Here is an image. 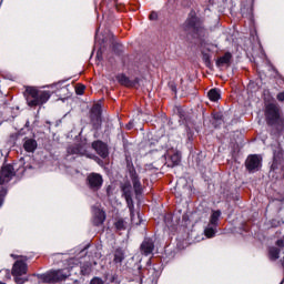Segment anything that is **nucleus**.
Returning <instances> with one entry per match:
<instances>
[{
    "label": "nucleus",
    "instance_id": "f257e3e1",
    "mask_svg": "<svg viewBox=\"0 0 284 284\" xmlns=\"http://www.w3.org/2000/svg\"><path fill=\"white\" fill-rule=\"evenodd\" d=\"M183 30L186 37H191V39H196L197 41H203L205 34H207L205 22L196 14L194 9L187 14L186 20L183 23Z\"/></svg>",
    "mask_w": 284,
    "mask_h": 284
},
{
    "label": "nucleus",
    "instance_id": "f03ea898",
    "mask_svg": "<svg viewBox=\"0 0 284 284\" xmlns=\"http://www.w3.org/2000/svg\"><path fill=\"white\" fill-rule=\"evenodd\" d=\"M24 97L29 108H39L41 105H45V103L50 101L52 92L39 90L36 87H27L24 91Z\"/></svg>",
    "mask_w": 284,
    "mask_h": 284
},
{
    "label": "nucleus",
    "instance_id": "7ed1b4c3",
    "mask_svg": "<svg viewBox=\"0 0 284 284\" xmlns=\"http://www.w3.org/2000/svg\"><path fill=\"white\" fill-rule=\"evenodd\" d=\"M264 116L268 128H276V130H283L284 118L281 114V108L276 103H268L265 106Z\"/></svg>",
    "mask_w": 284,
    "mask_h": 284
},
{
    "label": "nucleus",
    "instance_id": "20e7f679",
    "mask_svg": "<svg viewBox=\"0 0 284 284\" xmlns=\"http://www.w3.org/2000/svg\"><path fill=\"white\" fill-rule=\"evenodd\" d=\"M89 121L92 130L99 132L103 125V108L101 103H95L89 111Z\"/></svg>",
    "mask_w": 284,
    "mask_h": 284
},
{
    "label": "nucleus",
    "instance_id": "39448f33",
    "mask_svg": "<svg viewBox=\"0 0 284 284\" xmlns=\"http://www.w3.org/2000/svg\"><path fill=\"white\" fill-rule=\"evenodd\" d=\"M126 170L129 172L134 193L136 196H141V194H143V184H141V178L139 176V173H136V168H134L133 163L128 162Z\"/></svg>",
    "mask_w": 284,
    "mask_h": 284
},
{
    "label": "nucleus",
    "instance_id": "423d86ee",
    "mask_svg": "<svg viewBox=\"0 0 284 284\" xmlns=\"http://www.w3.org/2000/svg\"><path fill=\"white\" fill-rule=\"evenodd\" d=\"M244 165L248 174L260 172L261 168H263V156L258 154H250L246 158Z\"/></svg>",
    "mask_w": 284,
    "mask_h": 284
},
{
    "label": "nucleus",
    "instance_id": "0eeeda50",
    "mask_svg": "<svg viewBox=\"0 0 284 284\" xmlns=\"http://www.w3.org/2000/svg\"><path fill=\"white\" fill-rule=\"evenodd\" d=\"M85 185L91 192H99L103 187V175L92 172L87 175Z\"/></svg>",
    "mask_w": 284,
    "mask_h": 284
},
{
    "label": "nucleus",
    "instance_id": "6e6552de",
    "mask_svg": "<svg viewBox=\"0 0 284 284\" xmlns=\"http://www.w3.org/2000/svg\"><path fill=\"white\" fill-rule=\"evenodd\" d=\"M40 278L43 283H61L68 278V275L63 273V270H58L41 274Z\"/></svg>",
    "mask_w": 284,
    "mask_h": 284
},
{
    "label": "nucleus",
    "instance_id": "1a4fd4ad",
    "mask_svg": "<svg viewBox=\"0 0 284 284\" xmlns=\"http://www.w3.org/2000/svg\"><path fill=\"white\" fill-rule=\"evenodd\" d=\"M154 239L152 237H144L142 243L140 244V254L142 256H152L154 255L155 250Z\"/></svg>",
    "mask_w": 284,
    "mask_h": 284
},
{
    "label": "nucleus",
    "instance_id": "9d476101",
    "mask_svg": "<svg viewBox=\"0 0 284 284\" xmlns=\"http://www.w3.org/2000/svg\"><path fill=\"white\" fill-rule=\"evenodd\" d=\"M14 166L12 164H6L0 170V185L3 183H10L12 178L16 176Z\"/></svg>",
    "mask_w": 284,
    "mask_h": 284
},
{
    "label": "nucleus",
    "instance_id": "9b49d317",
    "mask_svg": "<svg viewBox=\"0 0 284 284\" xmlns=\"http://www.w3.org/2000/svg\"><path fill=\"white\" fill-rule=\"evenodd\" d=\"M91 148L101 156V159H108L110 156L108 144L101 140L93 141Z\"/></svg>",
    "mask_w": 284,
    "mask_h": 284
},
{
    "label": "nucleus",
    "instance_id": "f8f14e48",
    "mask_svg": "<svg viewBox=\"0 0 284 284\" xmlns=\"http://www.w3.org/2000/svg\"><path fill=\"white\" fill-rule=\"evenodd\" d=\"M277 246H271L268 248V258L271 261H278L281 257V250H284V235L275 242Z\"/></svg>",
    "mask_w": 284,
    "mask_h": 284
},
{
    "label": "nucleus",
    "instance_id": "ddd939ff",
    "mask_svg": "<svg viewBox=\"0 0 284 284\" xmlns=\"http://www.w3.org/2000/svg\"><path fill=\"white\" fill-rule=\"evenodd\" d=\"M115 79L118 83H120V85H123L124 88H136V85H139V83L141 82L140 78H134V80H130V78H128L125 73L118 74Z\"/></svg>",
    "mask_w": 284,
    "mask_h": 284
},
{
    "label": "nucleus",
    "instance_id": "4468645a",
    "mask_svg": "<svg viewBox=\"0 0 284 284\" xmlns=\"http://www.w3.org/2000/svg\"><path fill=\"white\" fill-rule=\"evenodd\" d=\"M11 274L12 276H23V274H28V263L23 260L16 261Z\"/></svg>",
    "mask_w": 284,
    "mask_h": 284
},
{
    "label": "nucleus",
    "instance_id": "2eb2a0df",
    "mask_svg": "<svg viewBox=\"0 0 284 284\" xmlns=\"http://www.w3.org/2000/svg\"><path fill=\"white\" fill-rule=\"evenodd\" d=\"M284 161V150L283 148H277L273 151V163L271 165L272 170H278V165Z\"/></svg>",
    "mask_w": 284,
    "mask_h": 284
},
{
    "label": "nucleus",
    "instance_id": "dca6fc26",
    "mask_svg": "<svg viewBox=\"0 0 284 284\" xmlns=\"http://www.w3.org/2000/svg\"><path fill=\"white\" fill-rule=\"evenodd\" d=\"M212 116V125L213 128L219 129L223 125V123H225V116L223 115V112L221 111H213L211 113Z\"/></svg>",
    "mask_w": 284,
    "mask_h": 284
},
{
    "label": "nucleus",
    "instance_id": "f3484780",
    "mask_svg": "<svg viewBox=\"0 0 284 284\" xmlns=\"http://www.w3.org/2000/svg\"><path fill=\"white\" fill-rule=\"evenodd\" d=\"M125 261V250L123 247H118L113 252V263L114 265H123Z\"/></svg>",
    "mask_w": 284,
    "mask_h": 284
},
{
    "label": "nucleus",
    "instance_id": "a211bd4d",
    "mask_svg": "<svg viewBox=\"0 0 284 284\" xmlns=\"http://www.w3.org/2000/svg\"><path fill=\"white\" fill-rule=\"evenodd\" d=\"M215 63L217 68H223V65H230L232 63V53L225 52L224 55L220 57Z\"/></svg>",
    "mask_w": 284,
    "mask_h": 284
},
{
    "label": "nucleus",
    "instance_id": "6ab92c4d",
    "mask_svg": "<svg viewBox=\"0 0 284 284\" xmlns=\"http://www.w3.org/2000/svg\"><path fill=\"white\" fill-rule=\"evenodd\" d=\"M39 148V143L34 139H27L23 143V149L26 152H34Z\"/></svg>",
    "mask_w": 284,
    "mask_h": 284
},
{
    "label": "nucleus",
    "instance_id": "aec40b11",
    "mask_svg": "<svg viewBox=\"0 0 284 284\" xmlns=\"http://www.w3.org/2000/svg\"><path fill=\"white\" fill-rule=\"evenodd\" d=\"M81 150H83L81 144H71L67 148V156H79V154H81Z\"/></svg>",
    "mask_w": 284,
    "mask_h": 284
},
{
    "label": "nucleus",
    "instance_id": "412c9836",
    "mask_svg": "<svg viewBox=\"0 0 284 284\" xmlns=\"http://www.w3.org/2000/svg\"><path fill=\"white\" fill-rule=\"evenodd\" d=\"M105 223V211H98L93 217V225L100 227Z\"/></svg>",
    "mask_w": 284,
    "mask_h": 284
},
{
    "label": "nucleus",
    "instance_id": "4be33fe9",
    "mask_svg": "<svg viewBox=\"0 0 284 284\" xmlns=\"http://www.w3.org/2000/svg\"><path fill=\"white\" fill-rule=\"evenodd\" d=\"M111 48L116 57H121V54H123V44L116 42L114 36L111 38Z\"/></svg>",
    "mask_w": 284,
    "mask_h": 284
},
{
    "label": "nucleus",
    "instance_id": "5701e85b",
    "mask_svg": "<svg viewBox=\"0 0 284 284\" xmlns=\"http://www.w3.org/2000/svg\"><path fill=\"white\" fill-rule=\"evenodd\" d=\"M120 190L122 192V196L125 199L128 196H132V184L130 181H126L120 185Z\"/></svg>",
    "mask_w": 284,
    "mask_h": 284
},
{
    "label": "nucleus",
    "instance_id": "b1692460",
    "mask_svg": "<svg viewBox=\"0 0 284 284\" xmlns=\"http://www.w3.org/2000/svg\"><path fill=\"white\" fill-rule=\"evenodd\" d=\"M207 98L210 99V101H212L213 103H216V101H219L221 99V90H219L217 88L211 89L207 92Z\"/></svg>",
    "mask_w": 284,
    "mask_h": 284
},
{
    "label": "nucleus",
    "instance_id": "393cba45",
    "mask_svg": "<svg viewBox=\"0 0 284 284\" xmlns=\"http://www.w3.org/2000/svg\"><path fill=\"white\" fill-rule=\"evenodd\" d=\"M250 8L243 7L241 12L243 17H248L251 19V17H254V0H250Z\"/></svg>",
    "mask_w": 284,
    "mask_h": 284
},
{
    "label": "nucleus",
    "instance_id": "a878e982",
    "mask_svg": "<svg viewBox=\"0 0 284 284\" xmlns=\"http://www.w3.org/2000/svg\"><path fill=\"white\" fill-rule=\"evenodd\" d=\"M219 219H221V210L213 211L210 217V224L216 227L219 225Z\"/></svg>",
    "mask_w": 284,
    "mask_h": 284
},
{
    "label": "nucleus",
    "instance_id": "bb28decb",
    "mask_svg": "<svg viewBox=\"0 0 284 284\" xmlns=\"http://www.w3.org/2000/svg\"><path fill=\"white\" fill-rule=\"evenodd\" d=\"M202 61L207 68H212V55L207 52H202Z\"/></svg>",
    "mask_w": 284,
    "mask_h": 284
},
{
    "label": "nucleus",
    "instance_id": "cd10ccee",
    "mask_svg": "<svg viewBox=\"0 0 284 284\" xmlns=\"http://www.w3.org/2000/svg\"><path fill=\"white\" fill-rule=\"evenodd\" d=\"M113 225L118 232H122L123 230H125V220L119 219L116 222H114Z\"/></svg>",
    "mask_w": 284,
    "mask_h": 284
},
{
    "label": "nucleus",
    "instance_id": "c85d7f7f",
    "mask_svg": "<svg viewBox=\"0 0 284 284\" xmlns=\"http://www.w3.org/2000/svg\"><path fill=\"white\" fill-rule=\"evenodd\" d=\"M124 199L126 201V205L130 211V214H134V200L132 199V195H129Z\"/></svg>",
    "mask_w": 284,
    "mask_h": 284
},
{
    "label": "nucleus",
    "instance_id": "c756f323",
    "mask_svg": "<svg viewBox=\"0 0 284 284\" xmlns=\"http://www.w3.org/2000/svg\"><path fill=\"white\" fill-rule=\"evenodd\" d=\"M204 234L206 239H214V236H216V229L209 226L204 230Z\"/></svg>",
    "mask_w": 284,
    "mask_h": 284
},
{
    "label": "nucleus",
    "instance_id": "7c9ffc66",
    "mask_svg": "<svg viewBox=\"0 0 284 284\" xmlns=\"http://www.w3.org/2000/svg\"><path fill=\"white\" fill-rule=\"evenodd\" d=\"M114 190H115V186L112 183L105 186V194L108 199H112V196H114Z\"/></svg>",
    "mask_w": 284,
    "mask_h": 284
},
{
    "label": "nucleus",
    "instance_id": "2f4dec72",
    "mask_svg": "<svg viewBox=\"0 0 284 284\" xmlns=\"http://www.w3.org/2000/svg\"><path fill=\"white\" fill-rule=\"evenodd\" d=\"M91 272H92V265L83 264L81 266V274H82V276H88V275H90Z\"/></svg>",
    "mask_w": 284,
    "mask_h": 284
},
{
    "label": "nucleus",
    "instance_id": "473e14b6",
    "mask_svg": "<svg viewBox=\"0 0 284 284\" xmlns=\"http://www.w3.org/2000/svg\"><path fill=\"white\" fill-rule=\"evenodd\" d=\"M168 87L171 90V92L174 94V99H176V94H178L176 82L170 81L168 83Z\"/></svg>",
    "mask_w": 284,
    "mask_h": 284
},
{
    "label": "nucleus",
    "instance_id": "72a5a7b5",
    "mask_svg": "<svg viewBox=\"0 0 284 284\" xmlns=\"http://www.w3.org/2000/svg\"><path fill=\"white\" fill-rule=\"evenodd\" d=\"M171 161L173 165H179L181 163V155H179V153H174L171 155Z\"/></svg>",
    "mask_w": 284,
    "mask_h": 284
},
{
    "label": "nucleus",
    "instance_id": "f704fd0d",
    "mask_svg": "<svg viewBox=\"0 0 284 284\" xmlns=\"http://www.w3.org/2000/svg\"><path fill=\"white\" fill-rule=\"evenodd\" d=\"M84 92H85V85H83V84H79L77 88H75V93L78 94V95H82V94H84Z\"/></svg>",
    "mask_w": 284,
    "mask_h": 284
},
{
    "label": "nucleus",
    "instance_id": "c9c22d12",
    "mask_svg": "<svg viewBox=\"0 0 284 284\" xmlns=\"http://www.w3.org/2000/svg\"><path fill=\"white\" fill-rule=\"evenodd\" d=\"M149 20L159 21V13L156 11H151V13L149 14Z\"/></svg>",
    "mask_w": 284,
    "mask_h": 284
},
{
    "label": "nucleus",
    "instance_id": "e433bc0d",
    "mask_svg": "<svg viewBox=\"0 0 284 284\" xmlns=\"http://www.w3.org/2000/svg\"><path fill=\"white\" fill-rule=\"evenodd\" d=\"M186 136L189 141H192L194 139V131H192V129H190L189 126L186 128Z\"/></svg>",
    "mask_w": 284,
    "mask_h": 284
},
{
    "label": "nucleus",
    "instance_id": "4c0bfd02",
    "mask_svg": "<svg viewBox=\"0 0 284 284\" xmlns=\"http://www.w3.org/2000/svg\"><path fill=\"white\" fill-rule=\"evenodd\" d=\"M6 191H0V207H3V203L6 201Z\"/></svg>",
    "mask_w": 284,
    "mask_h": 284
},
{
    "label": "nucleus",
    "instance_id": "58836bf2",
    "mask_svg": "<svg viewBox=\"0 0 284 284\" xmlns=\"http://www.w3.org/2000/svg\"><path fill=\"white\" fill-rule=\"evenodd\" d=\"M14 281L17 284H23L28 281V278H23L21 276H14Z\"/></svg>",
    "mask_w": 284,
    "mask_h": 284
},
{
    "label": "nucleus",
    "instance_id": "ea45409f",
    "mask_svg": "<svg viewBox=\"0 0 284 284\" xmlns=\"http://www.w3.org/2000/svg\"><path fill=\"white\" fill-rule=\"evenodd\" d=\"M90 284H105V283H103V280H101V277H93Z\"/></svg>",
    "mask_w": 284,
    "mask_h": 284
},
{
    "label": "nucleus",
    "instance_id": "a19ab883",
    "mask_svg": "<svg viewBox=\"0 0 284 284\" xmlns=\"http://www.w3.org/2000/svg\"><path fill=\"white\" fill-rule=\"evenodd\" d=\"M178 115L180 116V119L182 121H185V111H183L182 109L178 110Z\"/></svg>",
    "mask_w": 284,
    "mask_h": 284
},
{
    "label": "nucleus",
    "instance_id": "79ce46f5",
    "mask_svg": "<svg viewBox=\"0 0 284 284\" xmlns=\"http://www.w3.org/2000/svg\"><path fill=\"white\" fill-rule=\"evenodd\" d=\"M276 99H277V101H280V103H283V101H284V91L277 93Z\"/></svg>",
    "mask_w": 284,
    "mask_h": 284
},
{
    "label": "nucleus",
    "instance_id": "37998d69",
    "mask_svg": "<svg viewBox=\"0 0 284 284\" xmlns=\"http://www.w3.org/2000/svg\"><path fill=\"white\" fill-rule=\"evenodd\" d=\"M134 128V123L132 121H130L126 125H125V129L126 130H133Z\"/></svg>",
    "mask_w": 284,
    "mask_h": 284
},
{
    "label": "nucleus",
    "instance_id": "c03bdc74",
    "mask_svg": "<svg viewBox=\"0 0 284 284\" xmlns=\"http://www.w3.org/2000/svg\"><path fill=\"white\" fill-rule=\"evenodd\" d=\"M116 278H118L116 274L111 275L110 283H114V281H116Z\"/></svg>",
    "mask_w": 284,
    "mask_h": 284
},
{
    "label": "nucleus",
    "instance_id": "a18cd8bd",
    "mask_svg": "<svg viewBox=\"0 0 284 284\" xmlns=\"http://www.w3.org/2000/svg\"><path fill=\"white\" fill-rule=\"evenodd\" d=\"M282 267L284 268V257H283V261H282Z\"/></svg>",
    "mask_w": 284,
    "mask_h": 284
},
{
    "label": "nucleus",
    "instance_id": "49530a36",
    "mask_svg": "<svg viewBox=\"0 0 284 284\" xmlns=\"http://www.w3.org/2000/svg\"><path fill=\"white\" fill-rule=\"evenodd\" d=\"M272 225H274V220L272 221Z\"/></svg>",
    "mask_w": 284,
    "mask_h": 284
},
{
    "label": "nucleus",
    "instance_id": "de8ad7c7",
    "mask_svg": "<svg viewBox=\"0 0 284 284\" xmlns=\"http://www.w3.org/2000/svg\"><path fill=\"white\" fill-rule=\"evenodd\" d=\"M0 284H6V283H3V282H0Z\"/></svg>",
    "mask_w": 284,
    "mask_h": 284
}]
</instances>
